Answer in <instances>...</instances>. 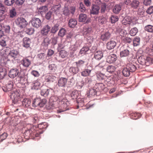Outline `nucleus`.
<instances>
[{
  "instance_id": "obj_45",
  "label": "nucleus",
  "mask_w": 153,
  "mask_h": 153,
  "mask_svg": "<svg viewBox=\"0 0 153 153\" xmlns=\"http://www.w3.org/2000/svg\"><path fill=\"white\" fill-rule=\"evenodd\" d=\"M49 94L48 89H44L42 90L41 91V94L42 96L46 97Z\"/></svg>"
},
{
  "instance_id": "obj_64",
  "label": "nucleus",
  "mask_w": 153,
  "mask_h": 153,
  "mask_svg": "<svg viewBox=\"0 0 153 153\" xmlns=\"http://www.w3.org/2000/svg\"><path fill=\"white\" fill-rule=\"evenodd\" d=\"M5 32L9 33L10 30V27L9 25H6L4 27Z\"/></svg>"
},
{
  "instance_id": "obj_27",
  "label": "nucleus",
  "mask_w": 153,
  "mask_h": 153,
  "mask_svg": "<svg viewBox=\"0 0 153 153\" xmlns=\"http://www.w3.org/2000/svg\"><path fill=\"white\" fill-rule=\"evenodd\" d=\"M141 116V114L138 113H132L130 115L131 118L134 120L137 119L140 117Z\"/></svg>"
},
{
  "instance_id": "obj_38",
  "label": "nucleus",
  "mask_w": 153,
  "mask_h": 153,
  "mask_svg": "<svg viewBox=\"0 0 153 153\" xmlns=\"http://www.w3.org/2000/svg\"><path fill=\"white\" fill-rule=\"evenodd\" d=\"M59 25L58 24H56L53 26L51 29V33H55L58 30Z\"/></svg>"
},
{
  "instance_id": "obj_29",
  "label": "nucleus",
  "mask_w": 153,
  "mask_h": 153,
  "mask_svg": "<svg viewBox=\"0 0 153 153\" xmlns=\"http://www.w3.org/2000/svg\"><path fill=\"white\" fill-rule=\"evenodd\" d=\"M7 72L5 69L0 68V79H3L7 75Z\"/></svg>"
},
{
  "instance_id": "obj_48",
  "label": "nucleus",
  "mask_w": 153,
  "mask_h": 153,
  "mask_svg": "<svg viewBox=\"0 0 153 153\" xmlns=\"http://www.w3.org/2000/svg\"><path fill=\"white\" fill-rule=\"evenodd\" d=\"M85 63V62L82 60H79L78 61L75 62L77 66L78 67L83 66Z\"/></svg>"
},
{
  "instance_id": "obj_8",
  "label": "nucleus",
  "mask_w": 153,
  "mask_h": 153,
  "mask_svg": "<svg viewBox=\"0 0 153 153\" xmlns=\"http://www.w3.org/2000/svg\"><path fill=\"white\" fill-rule=\"evenodd\" d=\"M100 7L98 6L95 5H93L90 10L91 14L93 15H98L99 13Z\"/></svg>"
},
{
  "instance_id": "obj_31",
  "label": "nucleus",
  "mask_w": 153,
  "mask_h": 153,
  "mask_svg": "<svg viewBox=\"0 0 153 153\" xmlns=\"http://www.w3.org/2000/svg\"><path fill=\"white\" fill-rule=\"evenodd\" d=\"M140 4V2L137 0H134L131 4V7L134 9L137 8Z\"/></svg>"
},
{
  "instance_id": "obj_1",
  "label": "nucleus",
  "mask_w": 153,
  "mask_h": 153,
  "mask_svg": "<svg viewBox=\"0 0 153 153\" xmlns=\"http://www.w3.org/2000/svg\"><path fill=\"white\" fill-rule=\"evenodd\" d=\"M42 133V132H41L38 130H35L33 128H31L25 130L24 135L26 139H28L30 137L31 138H33L35 136L38 137Z\"/></svg>"
},
{
  "instance_id": "obj_52",
  "label": "nucleus",
  "mask_w": 153,
  "mask_h": 153,
  "mask_svg": "<svg viewBox=\"0 0 153 153\" xmlns=\"http://www.w3.org/2000/svg\"><path fill=\"white\" fill-rule=\"evenodd\" d=\"M15 2L14 0H5L4 3L8 6H11Z\"/></svg>"
},
{
  "instance_id": "obj_11",
  "label": "nucleus",
  "mask_w": 153,
  "mask_h": 153,
  "mask_svg": "<svg viewBox=\"0 0 153 153\" xmlns=\"http://www.w3.org/2000/svg\"><path fill=\"white\" fill-rule=\"evenodd\" d=\"M88 20V17L86 14L81 13L79 14V22L85 24L87 23Z\"/></svg>"
},
{
  "instance_id": "obj_51",
  "label": "nucleus",
  "mask_w": 153,
  "mask_h": 153,
  "mask_svg": "<svg viewBox=\"0 0 153 153\" xmlns=\"http://www.w3.org/2000/svg\"><path fill=\"white\" fill-rule=\"evenodd\" d=\"M26 33L28 35H31L34 32V30L32 28H26L25 31Z\"/></svg>"
},
{
  "instance_id": "obj_42",
  "label": "nucleus",
  "mask_w": 153,
  "mask_h": 153,
  "mask_svg": "<svg viewBox=\"0 0 153 153\" xmlns=\"http://www.w3.org/2000/svg\"><path fill=\"white\" fill-rule=\"evenodd\" d=\"M66 32V30L63 28H62L59 30L58 35L59 36L63 37L65 34Z\"/></svg>"
},
{
  "instance_id": "obj_61",
  "label": "nucleus",
  "mask_w": 153,
  "mask_h": 153,
  "mask_svg": "<svg viewBox=\"0 0 153 153\" xmlns=\"http://www.w3.org/2000/svg\"><path fill=\"white\" fill-rule=\"evenodd\" d=\"M7 136V133L5 132L3 133L0 136V140H1V141H3L6 139Z\"/></svg>"
},
{
  "instance_id": "obj_5",
  "label": "nucleus",
  "mask_w": 153,
  "mask_h": 153,
  "mask_svg": "<svg viewBox=\"0 0 153 153\" xmlns=\"http://www.w3.org/2000/svg\"><path fill=\"white\" fill-rule=\"evenodd\" d=\"M31 61L27 57H24L20 61L21 64L25 68L28 67L31 64Z\"/></svg>"
},
{
  "instance_id": "obj_49",
  "label": "nucleus",
  "mask_w": 153,
  "mask_h": 153,
  "mask_svg": "<svg viewBox=\"0 0 153 153\" xmlns=\"http://www.w3.org/2000/svg\"><path fill=\"white\" fill-rule=\"evenodd\" d=\"M146 62V65H149L150 63H152L153 62L152 59L149 56H145Z\"/></svg>"
},
{
  "instance_id": "obj_23",
  "label": "nucleus",
  "mask_w": 153,
  "mask_h": 153,
  "mask_svg": "<svg viewBox=\"0 0 153 153\" xmlns=\"http://www.w3.org/2000/svg\"><path fill=\"white\" fill-rule=\"evenodd\" d=\"M138 62L142 65H146V62L145 56H142L139 57L138 59Z\"/></svg>"
},
{
  "instance_id": "obj_32",
  "label": "nucleus",
  "mask_w": 153,
  "mask_h": 153,
  "mask_svg": "<svg viewBox=\"0 0 153 153\" xmlns=\"http://www.w3.org/2000/svg\"><path fill=\"white\" fill-rule=\"evenodd\" d=\"M79 94L78 92L76 90H73L71 94V96L73 99H76Z\"/></svg>"
},
{
  "instance_id": "obj_19",
  "label": "nucleus",
  "mask_w": 153,
  "mask_h": 153,
  "mask_svg": "<svg viewBox=\"0 0 153 153\" xmlns=\"http://www.w3.org/2000/svg\"><path fill=\"white\" fill-rule=\"evenodd\" d=\"M126 67L130 71V72H134L136 69L135 65L131 63H128L126 65Z\"/></svg>"
},
{
  "instance_id": "obj_24",
  "label": "nucleus",
  "mask_w": 153,
  "mask_h": 153,
  "mask_svg": "<svg viewBox=\"0 0 153 153\" xmlns=\"http://www.w3.org/2000/svg\"><path fill=\"white\" fill-rule=\"evenodd\" d=\"M89 51V48L88 47H83L80 50L79 54L81 55L88 54Z\"/></svg>"
},
{
  "instance_id": "obj_4",
  "label": "nucleus",
  "mask_w": 153,
  "mask_h": 153,
  "mask_svg": "<svg viewBox=\"0 0 153 153\" xmlns=\"http://www.w3.org/2000/svg\"><path fill=\"white\" fill-rule=\"evenodd\" d=\"M111 34L108 31L103 32L101 33L100 38L102 41H106L111 37Z\"/></svg>"
},
{
  "instance_id": "obj_47",
  "label": "nucleus",
  "mask_w": 153,
  "mask_h": 153,
  "mask_svg": "<svg viewBox=\"0 0 153 153\" xmlns=\"http://www.w3.org/2000/svg\"><path fill=\"white\" fill-rule=\"evenodd\" d=\"M118 18L117 16L112 15L111 17V21L112 23H115L118 21Z\"/></svg>"
},
{
  "instance_id": "obj_18",
  "label": "nucleus",
  "mask_w": 153,
  "mask_h": 153,
  "mask_svg": "<svg viewBox=\"0 0 153 153\" xmlns=\"http://www.w3.org/2000/svg\"><path fill=\"white\" fill-rule=\"evenodd\" d=\"M42 87L41 83L39 80L35 81L33 83L32 88L33 89L38 90Z\"/></svg>"
},
{
  "instance_id": "obj_28",
  "label": "nucleus",
  "mask_w": 153,
  "mask_h": 153,
  "mask_svg": "<svg viewBox=\"0 0 153 153\" xmlns=\"http://www.w3.org/2000/svg\"><path fill=\"white\" fill-rule=\"evenodd\" d=\"M96 76L97 79L100 81L104 80L106 78V76L104 74L101 73L97 74Z\"/></svg>"
},
{
  "instance_id": "obj_54",
  "label": "nucleus",
  "mask_w": 153,
  "mask_h": 153,
  "mask_svg": "<svg viewBox=\"0 0 153 153\" xmlns=\"http://www.w3.org/2000/svg\"><path fill=\"white\" fill-rule=\"evenodd\" d=\"M106 21V19L103 17L101 16L99 17V22L101 24L105 23Z\"/></svg>"
},
{
  "instance_id": "obj_46",
  "label": "nucleus",
  "mask_w": 153,
  "mask_h": 153,
  "mask_svg": "<svg viewBox=\"0 0 153 153\" xmlns=\"http://www.w3.org/2000/svg\"><path fill=\"white\" fill-rule=\"evenodd\" d=\"M48 67L49 70L51 72H54L56 69V66L54 64L49 65Z\"/></svg>"
},
{
  "instance_id": "obj_10",
  "label": "nucleus",
  "mask_w": 153,
  "mask_h": 153,
  "mask_svg": "<svg viewBox=\"0 0 153 153\" xmlns=\"http://www.w3.org/2000/svg\"><path fill=\"white\" fill-rule=\"evenodd\" d=\"M117 56L114 54H111L109 55L107 58L106 61L109 63L114 62L117 59Z\"/></svg>"
},
{
  "instance_id": "obj_50",
  "label": "nucleus",
  "mask_w": 153,
  "mask_h": 153,
  "mask_svg": "<svg viewBox=\"0 0 153 153\" xmlns=\"http://www.w3.org/2000/svg\"><path fill=\"white\" fill-rule=\"evenodd\" d=\"M5 7L2 3H0V16L2 15L4 13Z\"/></svg>"
},
{
  "instance_id": "obj_13",
  "label": "nucleus",
  "mask_w": 153,
  "mask_h": 153,
  "mask_svg": "<svg viewBox=\"0 0 153 153\" xmlns=\"http://www.w3.org/2000/svg\"><path fill=\"white\" fill-rule=\"evenodd\" d=\"M116 45V43L115 41L111 40L108 42L106 44V48L107 49L111 50L113 49Z\"/></svg>"
},
{
  "instance_id": "obj_14",
  "label": "nucleus",
  "mask_w": 153,
  "mask_h": 153,
  "mask_svg": "<svg viewBox=\"0 0 153 153\" xmlns=\"http://www.w3.org/2000/svg\"><path fill=\"white\" fill-rule=\"evenodd\" d=\"M31 43L30 39L27 37H24L23 39V46L25 48H28L30 46Z\"/></svg>"
},
{
  "instance_id": "obj_12",
  "label": "nucleus",
  "mask_w": 153,
  "mask_h": 153,
  "mask_svg": "<svg viewBox=\"0 0 153 153\" xmlns=\"http://www.w3.org/2000/svg\"><path fill=\"white\" fill-rule=\"evenodd\" d=\"M67 82V79L64 77H61L58 81V85L59 87H64Z\"/></svg>"
},
{
  "instance_id": "obj_35",
  "label": "nucleus",
  "mask_w": 153,
  "mask_h": 153,
  "mask_svg": "<svg viewBox=\"0 0 153 153\" xmlns=\"http://www.w3.org/2000/svg\"><path fill=\"white\" fill-rule=\"evenodd\" d=\"M91 72V70L88 69L84 70L81 73V75L84 76H89Z\"/></svg>"
},
{
  "instance_id": "obj_34",
  "label": "nucleus",
  "mask_w": 153,
  "mask_h": 153,
  "mask_svg": "<svg viewBox=\"0 0 153 153\" xmlns=\"http://www.w3.org/2000/svg\"><path fill=\"white\" fill-rule=\"evenodd\" d=\"M18 53V52L17 50H13L10 51L9 53V56L15 59Z\"/></svg>"
},
{
  "instance_id": "obj_22",
  "label": "nucleus",
  "mask_w": 153,
  "mask_h": 153,
  "mask_svg": "<svg viewBox=\"0 0 153 153\" xmlns=\"http://www.w3.org/2000/svg\"><path fill=\"white\" fill-rule=\"evenodd\" d=\"M132 20L131 17L129 16L127 17L122 21V24L124 25L130 24L132 22Z\"/></svg>"
},
{
  "instance_id": "obj_3",
  "label": "nucleus",
  "mask_w": 153,
  "mask_h": 153,
  "mask_svg": "<svg viewBox=\"0 0 153 153\" xmlns=\"http://www.w3.org/2000/svg\"><path fill=\"white\" fill-rule=\"evenodd\" d=\"M10 97L12 102L14 104L16 103L19 100L20 98L19 94L17 91L12 93Z\"/></svg>"
},
{
  "instance_id": "obj_44",
  "label": "nucleus",
  "mask_w": 153,
  "mask_h": 153,
  "mask_svg": "<svg viewBox=\"0 0 153 153\" xmlns=\"http://www.w3.org/2000/svg\"><path fill=\"white\" fill-rule=\"evenodd\" d=\"M140 39L138 37H136L133 40V45L134 46H137L140 44Z\"/></svg>"
},
{
  "instance_id": "obj_62",
  "label": "nucleus",
  "mask_w": 153,
  "mask_h": 153,
  "mask_svg": "<svg viewBox=\"0 0 153 153\" xmlns=\"http://www.w3.org/2000/svg\"><path fill=\"white\" fill-rule=\"evenodd\" d=\"M147 13L151 14L153 13V6H150L146 10Z\"/></svg>"
},
{
  "instance_id": "obj_21",
  "label": "nucleus",
  "mask_w": 153,
  "mask_h": 153,
  "mask_svg": "<svg viewBox=\"0 0 153 153\" xmlns=\"http://www.w3.org/2000/svg\"><path fill=\"white\" fill-rule=\"evenodd\" d=\"M103 56V53L101 51H97L94 54V58L100 60L102 57Z\"/></svg>"
},
{
  "instance_id": "obj_43",
  "label": "nucleus",
  "mask_w": 153,
  "mask_h": 153,
  "mask_svg": "<svg viewBox=\"0 0 153 153\" xmlns=\"http://www.w3.org/2000/svg\"><path fill=\"white\" fill-rule=\"evenodd\" d=\"M40 99L37 98L35 99L32 103L33 106L34 107H37L39 106Z\"/></svg>"
},
{
  "instance_id": "obj_2",
  "label": "nucleus",
  "mask_w": 153,
  "mask_h": 153,
  "mask_svg": "<svg viewBox=\"0 0 153 153\" xmlns=\"http://www.w3.org/2000/svg\"><path fill=\"white\" fill-rule=\"evenodd\" d=\"M16 25L21 28H23L26 27L27 22L25 19L22 17H19L16 21Z\"/></svg>"
},
{
  "instance_id": "obj_25",
  "label": "nucleus",
  "mask_w": 153,
  "mask_h": 153,
  "mask_svg": "<svg viewBox=\"0 0 153 153\" xmlns=\"http://www.w3.org/2000/svg\"><path fill=\"white\" fill-rule=\"evenodd\" d=\"M56 77L52 75H47L46 76L45 81L47 82H53Z\"/></svg>"
},
{
  "instance_id": "obj_17",
  "label": "nucleus",
  "mask_w": 153,
  "mask_h": 153,
  "mask_svg": "<svg viewBox=\"0 0 153 153\" xmlns=\"http://www.w3.org/2000/svg\"><path fill=\"white\" fill-rule=\"evenodd\" d=\"M122 9V5L120 4H116L114 7L113 9V12L117 14L119 13Z\"/></svg>"
},
{
  "instance_id": "obj_9",
  "label": "nucleus",
  "mask_w": 153,
  "mask_h": 153,
  "mask_svg": "<svg viewBox=\"0 0 153 153\" xmlns=\"http://www.w3.org/2000/svg\"><path fill=\"white\" fill-rule=\"evenodd\" d=\"M51 27L48 25H46L43 26L41 30V33L43 36H46L50 31Z\"/></svg>"
},
{
  "instance_id": "obj_60",
  "label": "nucleus",
  "mask_w": 153,
  "mask_h": 153,
  "mask_svg": "<svg viewBox=\"0 0 153 153\" xmlns=\"http://www.w3.org/2000/svg\"><path fill=\"white\" fill-rule=\"evenodd\" d=\"M89 93L90 94L91 96H93L96 94L97 91L95 89L93 88H91L89 91Z\"/></svg>"
},
{
  "instance_id": "obj_40",
  "label": "nucleus",
  "mask_w": 153,
  "mask_h": 153,
  "mask_svg": "<svg viewBox=\"0 0 153 153\" xmlns=\"http://www.w3.org/2000/svg\"><path fill=\"white\" fill-rule=\"evenodd\" d=\"M60 57L62 58H64L66 57L68 55L67 52L65 50H61L59 52Z\"/></svg>"
},
{
  "instance_id": "obj_36",
  "label": "nucleus",
  "mask_w": 153,
  "mask_h": 153,
  "mask_svg": "<svg viewBox=\"0 0 153 153\" xmlns=\"http://www.w3.org/2000/svg\"><path fill=\"white\" fill-rule=\"evenodd\" d=\"M116 68L112 65H110L107 68V71L109 73H112L115 71Z\"/></svg>"
},
{
  "instance_id": "obj_53",
  "label": "nucleus",
  "mask_w": 153,
  "mask_h": 153,
  "mask_svg": "<svg viewBox=\"0 0 153 153\" xmlns=\"http://www.w3.org/2000/svg\"><path fill=\"white\" fill-rule=\"evenodd\" d=\"M63 14L65 16H68L70 14V11L68 7H65L63 11Z\"/></svg>"
},
{
  "instance_id": "obj_59",
  "label": "nucleus",
  "mask_w": 153,
  "mask_h": 153,
  "mask_svg": "<svg viewBox=\"0 0 153 153\" xmlns=\"http://www.w3.org/2000/svg\"><path fill=\"white\" fill-rule=\"evenodd\" d=\"M10 16L11 18H13L15 16L16 14V13L15 9H12L10 11Z\"/></svg>"
},
{
  "instance_id": "obj_56",
  "label": "nucleus",
  "mask_w": 153,
  "mask_h": 153,
  "mask_svg": "<svg viewBox=\"0 0 153 153\" xmlns=\"http://www.w3.org/2000/svg\"><path fill=\"white\" fill-rule=\"evenodd\" d=\"M47 126V123L45 122L41 123L38 125V127L41 128H46Z\"/></svg>"
},
{
  "instance_id": "obj_58",
  "label": "nucleus",
  "mask_w": 153,
  "mask_h": 153,
  "mask_svg": "<svg viewBox=\"0 0 153 153\" xmlns=\"http://www.w3.org/2000/svg\"><path fill=\"white\" fill-rule=\"evenodd\" d=\"M79 9L81 12H84L86 10V9L82 2L79 4Z\"/></svg>"
},
{
  "instance_id": "obj_26",
  "label": "nucleus",
  "mask_w": 153,
  "mask_h": 153,
  "mask_svg": "<svg viewBox=\"0 0 153 153\" xmlns=\"http://www.w3.org/2000/svg\"><path fill=\"white\" fill-rule=\"evenodd\" d=\"M79 71V69L77 66L76 67H71L69 69L70 72L73 74H75L78 73Z\"/></svg>"
},
{
  "instance_id": "obj_63",
  "label": "nucleus",
  "mask_w": 153,
  "mask_h": 153,
  "mask_svg": "<svg viewBox=\"0 0 153 153\" xmlns=\"http://www.w3.org/2000/svg\"><path fill=\"white\" fill-rule=\"evenodd\" d=\"M32 118L33 120V123H35L38 122L39 120V119L36 114H35L33 117H32Z\"/></svg>"
},
{
  "instance_id": "obj_15",
  "label": "nucleus",
  "mask_w": 153,
  "mask_h": 153,
  "mask_svg": "<svg viewBox=\"0 0 153 153\" xmlns=\"http://www.w3.org/2000/svg\"><path fill=\"white\" fill-rule=\"evenodd\" d=\"M130 52L128 48H126L122 50L120 53V56L121 58L128 57L129 55Z\"/></svg>"
},
{
  "instance_id": "obj_41",
  "label": "nucleus",
  "mask_w": 153,
  "mask_h": 153,
  "mask_svg": "<svg viewBox=\"0 0 153 153\" xmlns=\"http://www.w3.org/2000/svg\"><path fill=\"white\" fill-rule=\"evenodd\" d=\"M50 40L48 37L45 38L42 43L43 45L47 47L50 44Z\"/></svg>"
},
{
  "instance_id": "obj_6",
  "label": "nucleus",
  "mask_w": 153,
  "mask_h": 153,
  "mask_svg": "<svg viewBox=\"0 0 153 153\" xmlns=\"http://www.w3.org/2000/svg\"><path fill=\"white\" fill-rule=\"evenodd\" d=\"M31 23L33 27L37 28L40 27L42 25V22L40 19L36 18H34L32 19Z\"/></svg>"
},
{
  "instance_id": "obj_20",
  "label": "nucleus",
  "mask_w": 153,
  "mask_h": 153,
  "mask_svg": "<svg viewBox=\"0 0 153 153\" xmlns=\"http://www.w3.org/2000/svg\"><path fill=\"white\" fill-rule=\"evenodd\" d=\"M77 24V21L75 19H70L68 22V26L70 27H74Z\"/></svg>"
},
{
  "instance_id": "obj_39",
  "label": "nucleus",
  "mask_w": 153,
  "mask_h": 153,
  "mask_svg": "<svg viewBox=\"0 0 153 153\" xmlns=\"http://www.w3.org/2000/svg\"><path fill=\"white\" fill-rule=\"evenodd\" d=\"M138 32V30L137 29L136 27H134L130 31V34L131 36H134L136 35Z\"/></svg>"
},
{
  "instance_id": "obj_16",
  "label": "nucleus",
  "mask_w": 153,
  "mask_h": 153,
  "mask_svg": "<svg viewBox=\"0 0 153 153\" xmlns=\"http://www.w3.org/2000/svg\"><path fill=\"white\" fill-rule=\"evenodd\" d=\"M91 30L92 29L90 27H84L83 30V35L85 36H88L91 34Z\"/></svg>"
},
{
  "instance_id": "obj_57",
  "label": "nucleus",
  "mask_w": 153,
  "mask_h": 153,
  "mask_svg": "<svg viewBox=\"0 0 153 153\" xmlns=\"http://www.w3.org/2000/svg\"><path fill=\"white\" fill-rule=\"evenodd\" d=\"M61 7V5H58L55 6L54 7V8H53V9H54V10L55 12L56 13H59V10H60V8Z\"/></svg>"
},
{
  "instance_id": "obj_55",
  "label": "nucleus",
  "mask_w": 153,
  "mask_h": 153,
  "mask_svg": "<svg viewBox=\"0 0 153 153\" xmlns=\"http://www.w3.org/2000/svg\"><path fill=\"white\" fill-rule=\"evenodd\" d=\"M39 106L41 107H43L47 102V100L45 99H43L42 100L40 99Z\"/></svg>"
},
{
  "instance_id": "obj_33",
  "label": "nucleus",
  "mask_w": 153,
  "mask_h": 153,
  "mask_svg": "<svg viewBox=\"0 0 153 153\" xmlns=\"http://www.w3.org/2000/svg\"><path fill=\"white\" fill-rule=\"evenodd\" d=\"M31 103V101L29 99H24L22 102L23 105L27 107L29 106Z\"/></svg>"
},
{
  "instance_id": "obj_7",
  "label": "nucleus",
  "mask_w": 153,
  "mask_h": 153,
  "mask_svg": "<svg viewBox=\"0 0 153 153\" xmlns=\"http://www.w3.org/2000/svg\"><path fill=\"white\" fill-rule=\"evenodd\" d=\"M19 73L18 69L15 68L11 69L8 73L9 76L11 78L13 79L17 76Z\"/></svg>"
},
{
  "instance_id": "obj_37",
  "label": "nucleus",
  "mask_w": 153,
  "mask_h": 153,
  "mask_svg": "<svg viewBox=\"0 0 153 153\" xmlns=\"http://www.w3.org/2000/svg\"><path fill=\"white\" fill-rule=\"evenodd\" d=\"M130 71L126 67L123 68L122 71V73L123 75L126 77L129 76L130 75Z\"/></svg>"
},
{
  "instance_id": "obj_30",
  "label": "nucleus",
  "mask_w": 153,
  "mask_h": 153,
  "mask_svg": "<svg viewBox=\"0 0 153 153\" xmlns=\"http://www.w3.org/2000/svg\"><path fill=\"white\" fill-rule=\"evenodd\" d=\"M144 30L147 32L153 33V25H147L145 27Z\"/></svg>"
}]
</instances>
